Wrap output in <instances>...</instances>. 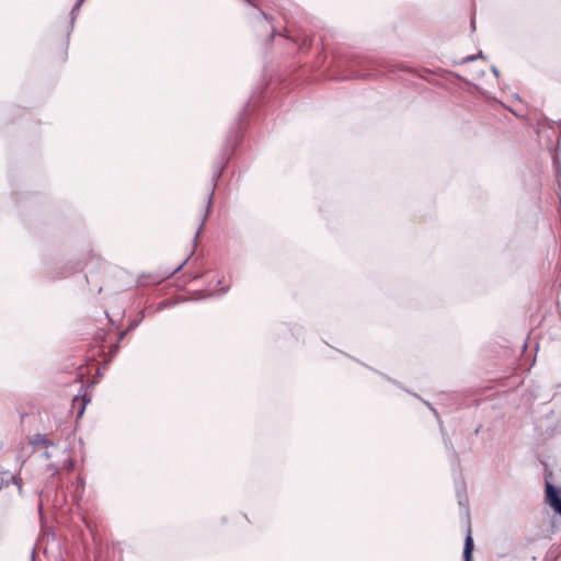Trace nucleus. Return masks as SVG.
Listing matches in <instances>:
<instances>
[{
    "label": "nucleus",
    "instance_id": "f257e3e1",
    "mask_svg": "<svg viewBox=\"0 0 561 561\" xmlns=\"http://www.w3.org/2000/svg\"><path fill=\"white\" fill-rule=\"evenodd\" d=\"M233 151H234L233 145L225 146L222 151H221V162H220V165L216 167V170H215L214 175H213V188H211V192L208 195L206 214L204 215L202 224H201V226H199V228H198V230H197V232L195 234V238H194V248L197 244V239H198L201 230H202V228H203V226H204V224L206 221V218H207L208 214L210 213V209H211V206H213V197H214V193H215V187L217 185V181L221 176L222 170H224L225 165L227 164V162L229 161L230 157L232 156Z\"/></svg>",
    "mask_w": 561,
    "mask_h": 561
},
{
    "label": "nucleus",
    "instance_id": "f03ea898",
    "mask_svg": "<svg viewBox=\"0 0 561 561\" xmlns=\"http://www.w3.org/2000/svg\"><path fill=\"white\" fill-rule=\"evenodd\" d=\"M546 502L561 516V489L556 488L549 481H546Z\"/></svg>",
    "mask_w": 561,
    "mask_h": 561
},
{
    "label": "nucleus",
    "instance_id": "7ed1b4c3",
    "mask_svg": "<svg viewBox=\"0 0 561 561\" xmlns=\"http://www.w3.org/2000/svg\"><path fill=\"white\" fill-rule=\"evenodd\" d=\"M62 454L65 455V458L62 459L61 463L50 462L47 465L46 471L50 473V477H55L56 474L59 473L60 470H65L68 472L75 470V462L69 456L67 449H62Z\"/></svg>",
    "mask_w": 561,
    "mask_h": 561
},
{
    "label": "nucleus",
    "instance_id": "20e7f679",
    "mask_svg": "<svg viewBox=\"0 0 561 561\" xmlns=\"http://www.w3.org/2000/svg\"><path fill=\"white\" fill-rule=\"evenodd\" d=\"M473 549H474V542H473V538L471 536V530L469 528L468 534L465 538V543H463V551H462L463 561H473V558H472Z\"/></svg>",
    "mask_w": 561,
    "mask_h": 561
},
{
    "label": "nucleus",
    "instance_id": "39448f33",
    "mask_svg": "<svg viewBox=\"0 0 561 561\" xmlns=\"http://www.w3.org/2000/svg\"><path fill=\"white\" fill-rule=\"evenodd\" d=\"M31 444L35 447V448H38V447H42V448H54L56 449V445L49 440L48 438H46L44 435L42 434H36L34 435L32 438H31Z\"/></svg>",
    "mask_w": 561,
    "mask_h": 561
},
{
    "label": "nucleus",
    "instance_id": "423d86ee",
    "mask_svg": "<svg viewBox=\"0 0 561 561\" xmlns=\"http://www.w3.org/2000/svg\"><path fill=\"white\" fill-rule=\"evenodd\" d=\"M41 549H42V543H37L36 547L34 548V550L32 551V561H36V554L41 551ZM43 553L48 559V561H57L59 559V557H55L54 560H50V558L48 556L47 548H44Z\"/></svg>",
    "mask_w": 561,
    "mask_h": 561
},
{
    "label": "nucleus",
    "instance_id": "0eeeda50",
    "mask_svg": "<svg viewBox=\"0 0 561 561\" xmlns=\"http://www.w3.org/2000/svg\"><path fill=\"white\" fill-rule=\"evenodd\" d=\"M84 1L85 0H78L76 2V4L73 5V8L71 10V13H70L71 14V20H70L71 25H73L75 20L77 19V15L79 13V10H80V8H81V5L83 4Z\"/></svg>",
    "mask_w": 561,
    "mask_h": 561
},
{
    "label": "nucleus",
    "instance_id": "6e6552de",
    "mask_svg": "<svg viewBox=\"0 0 561 561\" xmlns=\"http://www.w3.org/2000/svg\"><path fill=\"white\" fill-rule=\"evenodd\" d=\"M144 318H145V312H141L139 319L134 320L133 322L129 323L127 331H131V330L136 329L139 325V323L144 320Z\"/></svg>",
    "mask_w": 561,
    "mask_h": 561
},
{
    "label": "nucleus",
    "instance_id": "1a4fd4ad",
    "mask_svg": "<svg viewBox=\"0 0 561 561\" xmlns=\"http://www.w3.org/2000/svg\"><path fill=\"white\" fill-rule=\"evenodd\" d=\"M482 57H483L482 51H480L478 55H470V56L466 57L463 59V62H471V61L476 60L477 58H482Z\"/></svg>",
    "mask_w": 561,
    "mask_h": 561
},
{
    "label": "nucleus",
    "instance_id": "9d476101",
    "mask_svg": "<svg viewBox=\"0 0 561 561\" xmlns=\"http://www.w3.org/2000/svg\"><path fill=\"white\" fill-rule=\"evenodd\" d=\"M11 479H12V482L18 485L19 492L21 493L22 492L21 479L18 477H14V476Z\"/></svg>",
    "mask_w": 561,
    "mask_h": 561
},
{
    "label": "nucleus",
    "instance_id": "9b49d317",
    "mask_svg": "<svg viewBox=\"0 0 561 561\" xmlns=\"http://www.w3.org/2000/svg\"><path fill=\"white\" fill-rule=\"evenodd\" d=\"M43 456L46 458V459H50L54 454L51 450H49V448H44V453H43Z\"/></svg>",
    "mask_w": 561,
    "mask_h": 561
},
{
    "label": "nucleus",
    "instance_id": "f8f14e48",
    "mask_svg": "<svg viewBox=\"0 0 561 561\" xmlns=\"http://www.w3.org/2000/svg\"><path fill=\"white\" fill-rule=\"evenodd\" d=\"M553 162H554V167H556L557 175L559 176V175H560L561 170H560V164H559V161H558L557 157H554Z\"/></svg>",
    "mask_w": 561,
    "mask_h": 561
},
{
    "label": "nucleus",
    "instance_id": "ddd939ff",
    "mask_svg": "<svg viewBox=\"0 0 561 561\" xmlns=\"http://www.w3.org/2000/svg\"><path fill=\"white\" fill-rule=\"evenodd\" d=\"M77 485H78V488H83V485H84V481H83V479H82V478H78V479H77Z\"/></svg>",
    "mask_w": 561,
    "mask_h": 561
},
{
    "label": "nucleus",
    "instance_id": "4468645a",
    "mask_svg": "<svg viewBox=\"0 0 561 561\" xmlns=\"http://www.w3.org/2000/svg\"><path fill=\"white\" fill-rule=\"evenodd\" d=\"M227 291H228V287H224V288L219 289L218 295L222 296V295L227 294Z\"/></svg>",
    "mask_w": 561,
    "mask_h": 561
},
{
    "label": "nucleus",
    "instance_id": "2eb2a0df",
    "mask_svg": "<svg viewBox=\"0 0 561 561\" xmlns=\"http://www.w3.org/2000/svg\"><path fill=\"white\" fill-rule=\"evenodd\" d=\"M425 404L433 411L434 415L438 419L436 410L428 402H425Z\"/></svg>",
    "mask_w": 561,
    "mask_h": 561
},
{
    "label": "nucleus",
    "instance_id": "dca6fc26",
    "mask_svg": "<svg viewBox=\"0 0 561 561\" xmlns=\"http://www.w3.org/2000/svg\"><path fill=\"white\" fill-rule=\"evenodd\" d=\"M492 72L494 73V76L499 77L500 72H499V69L495 67V66H492Z\"/></svg>",
    "mask_w": 561,
    "mask_h": 561
},
{
    "label": "nucleus",
    "instance_id": "f3484780",
    "mask_svg": "<svg viewBox=\"0 0 561 561\" xmlns=\"http://www.w3.org/2000/svg\"><path fill=\"white\" fill-rule=\"evenodd\" d=\"M191 255L186 257V260L181 264L179 265V267L176 268V271H180L185 264L186 262L190 260Z\"/></svg>",
    "mask_w": 561,
    "mask_h": 561
},
{
    "label": "nucleus",
    "instance_id": "a211bd4d",
    "mask_svg": "<svg viewBox=\"0 0 561 561\" xmlns=\"http://www.w3.org/2000/svg\"><path fill=\"white\" fill-rule=\"evenodd\" d=\"M127 332H128V331L126 330V331H124V332H122V333H121V335H119V341H122V340L126 336Z\"/></svg>",
    "mask_w": 561,
    "mask_h": 561
},
{
    "label": "nucleus",
    "instance_id": "6ab92c4d",
    "mask_svg": "<svg viewBox=\"0 0 561 561\" xmlns=\"http://www.w3.org/2000/svg\"><path fill=\"white\" fill-rule=\"evenodd\" d=\"M84 405L80 409L78 416H81L83 414Z\"/></svg>",
    "mask_w": 561,
    "mask_h": 561
},
{
    "label": "nucleus",
    "instance_id": "aec40b11",
    "mask_svg": "<svg viewBox=\"0 0 561 561\" xmlns=\"http://www.w3.org/2000/svg\"><path fill=\"white\" fill-rule=\"evenodd\" d=\"M260 14H261L264 19H267L266 14H265L263 11H260Z\"/></svg>",
    "mask_w": 561,
    "mask_h": 561
},
{
    "label": "nucleus",
    "instance_id": "412c9836",
    "mask_svg": "<svg viewBox=\"0 0 561 561\" xmlns=\"http://www.w3.org/2000/svg\"><path fill=\"white\" fill-rule=\"evenodd\" d=\"M444 443L446 446H448V440L444 437Z\"/></svg>",
    "mask_w": 561,
    "mask_h": 561
}]
</instances>
